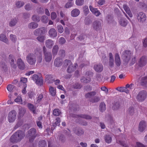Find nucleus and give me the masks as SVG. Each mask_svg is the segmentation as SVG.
<instances>
[{"label":"nucleus","mask_w":147,"mask_h":147,"mask_svg":"<svg viewBox=\"0 0 147 147\" xmlns=\"http://www.w3.org/2000/svg\"><path fill=\"white\" fill-rule=\"evenodd\" d=\"M25 136L24 131L20 130L18 131L11 136L10 141L13 143H17L20 142Z\"/></svg>","instance_id":"nucleus-1"},{"label":"nucleus","mask_w":147,"mask_h":147,"mask_svg":"<svg viewBox=\"0 0 147 147\" xmlns=\"http://www.w3.org/2000/svg\"><path fill=\"white\" fill-rule=\"evenodd\" d=\"M65 66H68L67 71L68 73H71L72 71L75 70L76 68V64H75L74 66L72 65L71 61L69 60H65L64 62Z\"/></svg>","instance_id":"nucleus-2"},{"label":"nucleus","mask_w":147,"mask_h":147,"mask_svg":"<svg viewBox=\"0 0 147 147\" xmlns=\"http://www.w3.org/2000/svg\"><path fill=\"white\" fill-rule=\"evenodd\" d=\"M32 80L35 82V83L38 86H41L43 83V80L41 77H38L36 74L33 75L32 77Z\"/></svg>","instance_id":"nucleus-3"},{"label":"nucleus","mask_w":147,"mask_h":147,"mask_svg":"<svg viewBox=\"0 0 147 147\" xmlns=\"http://www.w3.org/2000/svg\"><path fill=\"white\" fill-rule=\"evenodd\" d=\"M16 112L14 110L10 112L8 116L7 119L8 121L10 123L14 122L16 119Z\"/></svg>","instance_id":"nucleus-4"},{"label":"nucleus","mask_w":147,"mask_h":147,"mask_svg":"<svg viewBox=\"0 0 147 147\" xmlns=\"http://www.w3.org/2000/svg\"><path fill=\"white\" fill-rule=\"evenodd\" d=\"M36 130L34 128L31 129L28 131V134L26 135V137L29 140V141L31 142L36 137L35 135Z\"/></svg>","instance_id":"nucleus-5"},{"label":"nucleus","mask_w":147,"mask_h":147,"mask_svg":"<svg viewBox=\"0 0 147 147\" xmlns=\"http://www.w3.org/2000/svg\"><path fill=\"white\" fill-rule=\"evenodd\" d=\"M46 49L44 47L43 48V50L44 53L45 59V61L49 62L51 61L52 59V55L51 53L49 52L46 51Z\"/></svg>","instance_id":"nucleus-6"},{"label":"nucleus","mask_w":147,"mask_h":147,"mask_svg":"<svg viewBox=\"0 0 147 147\" xmlns=\"http://www.w3.org/2000/svg\"><path fill=\"white\" fill-rule=\"evenodd\" d=\"M28 62L31 65L34 64L36 62L35 57L33 54H29L27 57Z\"/></svg>","instance_id":"nucleus-7"},{"label":"nucleus","mask_w":147,"mask_h":147,"mask_svg":"<svg viewBox=\"0 0 147 147\" xmlns=\"http://www.w3.org/2000/svg\"><path fill=\"white\" fill-rule=\"evenodd\" d=\"M146 95V93L145 91H142L138 94L137 98L139 101H142L145 100Z\"/></svg>","instance_id":"nucleus-8"},{"label":"nucleus","mask_w":147,"mask_h":147,"mask_svg":"<svg viewBox=\"0 0 147 147\" xmlns=\"http://www.w3.org/2000/svg\"><path fill=\"white\" fill-rule=\"evenodd\" d=\"M102 21L100 20H97L94 22L92 24V27L97 30L100 28L101 27Z\"/></svg>","instance_id":"nucleus-9"},{"label":"nucleus","mask_w":147,"mask_h":147,"mask_svg":"<svg viewBox=\"0 0 147 147\" xmlns=\"http://www.w3.org/2000/svg\"><path fill=\"white\" fill-rule=\"evenodd\" d=\"M137 18L139 21L142 22L146 20V16L145 14L142 12H140L138 14Z\"/></svg>","instance_id":"nucleus-10"},{"label":"nucleus","mask_w":147,"mask_h":147,"mask_svg":"<svg viewBox=\"0 0 147 147\" xmlns=\"http://www.w3.org/2000/svg\"><path fill=\"white\" fill-rule=\"evenodd\" d=\"M146 126V122L143 120L141 121L139 125V130L140 132H142L145 130Z\"/></svg>","instance_id":"nucleus-11"},{"label":"nucleus","mask_w":147,"mask_h":147,"mask_svg":"<svg viewBox=\"0 0 147 147\" xmlns=\"http://www.w3.org/2000/svg\"><path fill=\"white\" fill-rule=\"evenodd\" d=\"M17 63L18 67L20 69H23L24 68V63L21 59L19 58L17 59Z\"/></svg>","instance_id":"nucleus-12"},{"label":"nucleus","mask_w":147,"mask_h":147,"mask_svg":"<svg viewBox=\"0 0 147 147\" xmlns=\"http://www.w3.org/2000/svg\"><path fill=\"white\" fill-rule=\"evenodd\" d=\"M147 63V58L143 56L142 57L139 61V65L140 67L145 65Z\"/></svg>","instance_id":"nucleus-13"},{"label":"nucleus","mask_w":147,"mask_h":147,"mask_svg":"<svg viewBox=\"0 0 147 147\" xmlns=\"http://www.w3.org/2000/svg\"><path fill=\"white\" fill-rule=\"evenodd\" d=\"M89 8L90 11L96 16H98L101 13L97 9L94 8L91 6H89Z\"/></svg>","instance_id":"nucleus-14"},{"label":"nucleus","mask_w":147,"mask_h":147,"mask_svg":"<svg viewBox=\"0 0 147 147\" xmlns=\"http://www.w3.org/2000/svg\"><path fill=\"white\" fill-rule=\"evenodd\" d=\"M9 58L10 59V63L11 67L13 68L16 67V65L14 61V58L12 55H9Z\"/></svg>","instance_id":"nucleus-15"},{"label":"nucleus","mask_w":147,"mask_h":147,"mask_svg":"<svg viewBox=\"0 0 147 147\" xmlns=\"http://www.w3.org/2000/svg\"><path fill=\"white\" fill-rule=\"evenodd\" d=\"M94 69L97 72H100L103 70V66L101 64H96L94 66Z\"/></svg>","instance_id":"nucleus-16"},{"label":"nucleus","mask_w":147,"mask_h":147,"mask_svg":"<svg viewBox=\"0 0 147 147\" xmlns=\"http://www.w3.org/2000/svg\"><path fill=\"white\" fill-rule=\"evenodd\" d=\"M80 10L77 9H73L71 12V16L73 17H76L78 16L80 13Z\"/></svg>","instance_id":"nucleus-17"},{"label":"nucleus","mask_w":147,"mask_h":147,"mask_svg":"<svg viewBox=\"0 0 147 147\" xmlns=\"http://www.w3.org/2000/svg\"><path fill=\"white\" fill-rule=\"evenodd\" d=\"M123 7L125 11L129 16L130 17H132L133 16L132 14L128 7L125 5H123Z\"/></svg>","instance_id":"nucleus-18"},{"label":"nucleus","mask_w":147,"mask_h":147,"mask_svg":"<svg viewBox=\"0 0 147 147\" xmlns=\"http://www.w3.org/2000/svg\"><path fill=\"white\" fill-rule=\"evenodd\" d=\"M115 61L116 65L119 66L121 63L119 55L118 53H116L115 56Z\"/></svg>","instance_id":"nucleus-19"},{"label":"nucleus","mask_w":147,"mask_h":147,"mask_svg":"<svg viewBox=\"0 0 147 147\" xmlns=\"http://www.w3.org/2000/svg\"><path fill=\"white\" fill-rule=\"evenodd\" d=\"M49 34L51 37H55L57 36V32L54 28H51L49 31Z\"/></svg>","instance_id":"nucleus-20"},{"label":"nucleus","mask_w":147,"mask_h":147,"mask_svg":"<svg viewBox=\"0 0 147 147\" xmlns=\"http://www.w3.org/2000/svg\"><path fill=\"white\" fill-rule=\"evenodd\" d=\"M63 60L61 59L57 58L56 59L55 61L54 64L55 66L57 67H59L61 65Z\"/></svg>","instance_id":"nucleus-21"},{"label":"nucleus","mask_w":147,"mask_h":147,"mask_svg":"<svg viewBox=\"0 0 147 147\" xmlns=\"http://www.w3.org/2000/svg\"><path fill=\"white\" fill-rule=\"evenodd\" d=\"M44 30V28H43L37 29L35 30L34 32V34L36 35H38L39 34H42L45 31Z\"/></svg>","instance_id":"nucleus-22"},{"label":"nucleus","mask_w":147,"mask_h":147,"mask_svg":"<svg viewBox=\"0 0 147 147\" xmlns=\"http://www.w3.org/2000/svg\"><path fill=\"white\" fill-rule=\"evenodd\" d=\"M119 23L121 26H125L127 24V21L124 18H121L119 20Z\"/></svg>","instance_id":"nucleus-23"},{"label":"nucleus","mask_w":147,"mask_h":147,"mask_svg":"<svg viewBox=\"0 0 147 147\" xmlns=\"http://www.w3.org/2000/svg\"><path fill=\"white\" fill-rule=\"evenodd\" d=\"M49 91L50 94L52 96H55L56 94V88L50 86L49 88Z\"/></svg>","instance_id":"nucleus-24"},{"label":"nucleus","mask_w":147,"mask_h":147,"mask_svg":"<svg viewBox=\"0 0 147 147\" xmlns=\"http://www.w3.org/2000/svg\"><path fill=\"white\" fill-rule=\"evenodd\" d=\"M54 43L52 40H48L46 41L45 45L48 48H51Z\"/></svg>","instance_id":"nucleus-25"},{"label":"nucleus","mask_w":147,"mask_h":147,"mask_svg":"<svg viewBox=\"0 0 147 147\" xmlns=\"http://www.w3.org/2000/svg\"><path fill=\"white\" fill-rule=\"evenodd\" d=\"M126 88L128 91V93L131 92L132 91V89L134 88V85L133 84H131L130 85L127 84L126 86Z\"/></svg>","instance_id":"nucleus-26"},{"label":"nucleus","mask_w":147,"mask_h":147,"mask_svg":"<svg viewBox=\"0 0 147 147\" xmlns=\"http://www.w3.org/2000/svg\"><path fill=\"white\" fill-rule=\"evenodd\" d=\"M90 76L86 78V77H82L81 79V81L82 82L84 83H87L90 82V81L91 79L90 78Z\"/></svg>","instance_id":"nucleus-27"},{"label":"nucleus","mask_w":147,"mask_h":147,"mask_svg":"<svg viewBox=\"0 0 147 147\" xmlns=\"http://www.w3.org/2000/svg\"><path fill=\"white\" fill-rule=\"evenodd\" d=\"M0 40L7 43L8 42L7 39L4 34H1L0 35Z\"/></svg>","instance_id":"nucleus-28"},{"label":"nucleus","mask_w":147,"mask_h":147,"mask_svg":"<svg viewBox=\"0 0 147 147\" xmlns=\"http://www.w3.org/2000/svg\"><path fill=\"white\" fill-rule=\"evenodd\" d=\"M38 26L37 23L32 22L30 23L28 25V27L31 29H34L36 28Z\"/></svg>","instance_id":"nucleus-29"},{"label":"nucleus","mask_w":147,"mask_h":147,"mask_svg":"<svg viewBox=\"0 0 147 147\" xmlns=\"http://www.w3.org/2000/svg\"><path fill=\"white\" fill-rule=\"evenodd\" d=\"M17 21L16 18H13L9 22V25L11 26H14L17 22Z\"/></svg>","instance_id":"nucleus-30"},{"label":"nucleus","mask_w":147,"mask_h":147,"mask_svg":"<svg viewBox=\"0 0 147 147\" xmlns=\"http://www.w3.org/2000/svg\"><path fill=\"white\" fill-rule=\"evenodd\" d=\"M74 131L76 134L78 136L81 135L84 133L83 130L81 129H76L74 130Z\"/></svg>","instance_id":"nucleus-31"},{"label":"nucleus","mask_w":147,"mask_h":147,"mask_svg":"<svg viewBox=\"0 0 147 147\" xmlns=\"http://www.w3.org/2000/svg\"><path fill=\"white\" fill-rule=\"evenodd\" d=\"M96 94V92H92L86 94L85 95V97L87 98H90L95 95Z\"/></svg>","instance_id":"nucleus-32"},{"label":"nucleus","mask_w":147,"mask_h":147,"mask_svg":"<svg viewBox=\"0 0 147 147\" xmlns=\"http://www.w3.org/2000/svg\"><path fill=\"white\" fill-rule=\"evenodd\" d=\"M28 108L32 111L34 113H36L35 108L33 106V105L31 104H28Z\"/></svg>","instance_id":"nucleus-33"},{"label":"nucleus","mask_w":147,"mask_h":147,"mask_svg":"<svg viewBox=\"0 0 147 147\" xmlns=\"http://www.w3.org/2000/svg\"><path fill=\"white\" fill-rule=\"evenodd\" d=\"M100 110L101 112H103L105 110V105L103 102L100 103Z\"/></svg>","instance_id":"nucleus-34"},{"label":"nucleus","mask_w":147,"mask_h":147,"mask_svg":"<svg viewBox=\"0 0 147 147\" xmlns=\"http://www.w3.org/2000/svg\"><path fill=\"white\" fill-rule=\"evenodd\" d=\"M17 103H19L22 104H25L24 103H23L22 102V99L21 96H19L14 100Z\"/></svg>","instance_id":"nucleus-35"},{"label":"nucleus","mask_w":147,"mask_h":147,"mask_svg":"<svg viewBox=\"0 0 147 147\" xmlns=\"http://www.w3.org/2000/svg\"><path fill=\"white\" fill-rule=\"evenodd\" d=\"M7 88L8 90L10 92L13 91L14 89V86L11 84L8 85L7 86Z\"/></svg>","instance_id":"nucleus-36"},{"label":"nucleus","mask_w":147,"mask_h":147,"mask_svg":"<svg viewBox=\"0 0 147 147\" xmlns=\"http://www.w3.org/2000/svg\"><path fill=\"white\" fill-rule=\"evenodd\" d=\"M24 4V3L21 1H18L16 3V6L18 8H20L22 7Z\"/></svg>","instance_id":"nucleus-37"},{"label":"nucleus","mask_w":147,"mask_h":147,"mask_svg":"<svg viewBox=\"0 0 147 147\" xmlns=\"http://www.w3.org/2000/svg\"><path fill=\"white\" fill-rule=\"evenodd\" d=\"M39 145V147H46L47 146L46 142L45 140L40 141Z\"/></svg>","instance_id":"nucleus-38"},{"label":"nucleus","mask_w":147,"mask_h":147,"mask_svg":"<svg viewBox=\"0 0 147 147\" xmlns=\"http://www.w3.org/2000/svg\"><path fill=\"white\" fill-rule=\"evenodd\" d=\"M58 47L57 45H55L54 46L53 49V54L54 55H56L58 51Z\"/></svg>","instance_id":"nucleus-39"},{"label":"nucleus","mask_w":147,"mask_h":147,"mask_svg":"<svg viewBox=\"0 0 147 147\" xmlns=\"http://www.w3.org/2000/svg\"><path fill=\"white\" fill-rule=\"evenodd\" d=\"M120 92H125L127 93H128V91L127 90V88L125 87H121L117 89Z\"/></svg>","instance_id":"nucleus-40"},{"label":"nucleus","mask_w":147,"mask_h":147,"mask_svg":"<svg viewBox=\"0 0 147 147\" xmlns=\"http://www.w3.org/2000/svg\"><path fill=\"white\" fill-rule=\"evenodd\" d=\"M84 2V0H76V4L77 5L80 6L83 5Z\"/></svg>","instance_id":"nucleus-41"},{"label":"nucleus","mask_w":147,"mask_h":147,"mask_svg":"<svg viewBox=\"0 0 147 147\" xmlns=\"http://www.w3.org/2000/svg\"><path fill=\"white\" fill-rule=\"evenodd\" d=\"M61 112L58 109H56L54 110L53 112V114L54 115L58 116L60 113Z\"/></svg>","instance_id":"nucleus-42"},{"label":"nucleus","mask_w":147,"mask_h":147,"mask_svg":"<svg viewBox=\"0 0 147 147\" xmlns=\"http://www.w3.org/2000/svg\"><path fill=\"white\" fill-rule=\"evenodd\" d=\"M105 142L108 143H111V138L109 136H106L105 138Z\"/></svg>","instance_id":"nucleus-43"},{"label":"nucleus","mask_w":147,"mask_h":147,"mask_svg":"<svg viewBox=\"0 0 147 147\" xmlns=\"http://www.w3.org/2000/svg\"><path fill=\"white\" fill-rule=\"evenodd\" d=\"M83 11L85 14H88L89 12V10L87 6H85L83 8Z\"/></svg>","instance_id":"nucleus-44"},{"label":"nucleus","mask_w":147,"mask_h":147,"mask_svg":"<svg viewBox=\"0 0 147 147\" xmlns=\"http://www.w3.org/2000/svg\"><path fill=\"white\" fill-rule=\"evenodd\" d=\"M57 29L59 32L62 33L63 31V28L61 25H58L57 26Z\"/></svg>","instance_id":"nucleus-45"},{"label":"nucleus","mask_w":147,"mask_h":147,"mask_svg":"<svg viewBox=\"0 0 147 147\" xmlns=\"http://www.w3.org/2000/svg\"><path fill=\"white\" fill-rule=\"evenodd\" d=\"M10 38L11 40L13 42H15L17 40V38L16 36L13 34L10 35Z\"/></svg>","instance_id":"nucleus-46"},{"label":"nucleus","mask_w":147,"mask_h":147,"mask_svg":"<svg viewBox=\"0 0 147 147\" xmlns=\"http://www.w3.org/2000/svg\"><path fill=\"white\" fill-rule=\"evenodd\" d=\"M37 96H38L37 98L36 102L38 103L41 100L43 97V95L42 94H40Z\"/></svg>","instance_id":"nucleus-47"},{"label":"nucleus","mask_w":147,"mask_h":147,"mask_svg":"<svg viewBox=\"0 0 147 147\" xmlns=\"http://www.w3.org/2000/svg\"><path fill=\"white\" fill-rule=\"evenodd\" d=\"M41 20L43 22L46 23L48 21V17L46 16H43Z\"/></svg>","instance_id":"nucleus-48"},{"label":"nucleus","mask_w":147,"mask_h":147,"mask_svg":"<svg viewBox=\"0 0 147 147\" xmlns=\"http://www.w3.org/2000/svg\"><path fill=\"white\" fill-rule=\"evenodd\" d=\"M65 42V40L63 37H61L59 39V44L63 45L64 44Z\"/></svg>","instance_id":"nucleus-49"},{"label":"nucleus","mask_w":147,"mask_h":147,"mask_svg":"<svg viewBox=\"0 0 147 147\" xmlns=\"http://www.w3.org/2000/svg\"><path fill=\"white\" fill-rule=\"evenodd\" d=\"M37 38L39 41L42 42L45 40V37L44 36H42L38 37Z\"/></svg>","instance_id":"nucleus-50"},{"label":"nucleus","mask_w":147,"mask_h":147,"mask_svg":"<svg viewBox=\"0 0 147 147\" xmlns=\"http://www.w3.org/2000/svg\"><path fill=\"white\" fill-rule=\"evenodd\" d=\"M73 4L74 3L72 2H69L65 4V7L66 8H69L72 6Z\"/></svg>","instance_id":"nucleus-51"},{"label":"nucleus","mask_w":147,"mask_h":147,"mask_svg":"<svg viewBox=\"0 0 147 147\" xmlns=\"http://www.w3.org/2000/svg\"><path fill=\"white\" fill-rule=\"evenodd\" d=\"M32 19L33 21L38 22L40 20V18L36 16H33L32 17Z\"/></svg>","instance_id":"nucleus-52"},{"label":"nucleus","mask_w":147,"mask_h":147,"mask_svg":"<svg viewBox=\"0 0 147 147\" xmlns=\"http://www.w3.org/2000/svg\"><path fill=\"white\" fill-rule=\"evenodd\" d=\"M134 109L132 107L129 108L127 110L128 113L131 114H133L134 112Z\"/></svg>","instance_id":"nucleus-53"},{"label":"nucleus","mask_w":147,"mask_h":147,"mask_svg":"<svg viewBox=\"0 0 147 147\" xmlns=\"http://www.w3.org/2000/svg\"><path fill=\"white\" fill-rule=\"evenodd\" d=\"M51 18L52 20H54L57 17V15L55 13L52 12L51 14Z\"/></svg>","instance_id":"nucleus-54"},{"label":"nucleus","mask_w":147,"mask_h":147,"mask_svg":"<svg viewBox=\"0 0 147 147\" xmlns=\"http://www.w3.org/2000/svg\"><path fill=\"white\" fill-rule=\"evenodd\" d=\"M100 100V98L98 96H95L92 99L91 101L92 102H96Z\"/></svg>","instance_id":"nucleus-55"},{"label":"nucleus","mask_w":147,"mask_h":147,"mask_svg":"<svg viewBox=\"0 0 147 147\" xmlns=\"http://www.w3.org/2000/svg\"><path fill=\"white\" fill-rule=\"evenodd\" d=\"M117 142L118 143L120 144L123 146H124L125 147H127L125 142L121 141H118V140L117 141Z\"/></svg>","instance_id":"nucleus-56"},{"label":"nucleus","mask_w":147,"mask_h":147,"mask_svg":"<svg viewBox=\"0 0 147 147\" xmlns=\"http://www.w3.org/2000/svg\"><path fill=\"white\" fill-rule=\"evenodd\" d=\"M55 120L56 121L55 123V125L57 126H59L60 125V118H56Z\"/></svg>","instance_id":"nucleus-57"},{"label":"nucleus","mask_w":147,"mask_h":147,"mask_svg":"<svg viewBox=\"0 0 147 147\" xmlns=\"http://www.w3.org/2000/svg\"><path fill=\"white\" fill-rule=\"evenodd\" d=\"M101 90L104 91L106 94H107L108 92V90L105 87H102L101 88Z\"/></svg>","instance_id":"nucleus-58"},{"label":"nucleus","mask_w":147,"mask_h":147,"mask_svg":"<svg viewBox=\"0 0 147 147\" xmlns=\"http://www.w3.org/2000/svg\"><path fill=\"white\" fill-rule=\"evenodd\" d=\"M81 117L82 118H85L87 119H90L91 118V117L90 116L85 115H82L81 116Z\"/></svg>","instance_id":"nucleus-59"},{"label":"nucleus","mask_w":147,"mask_h":147,"mask_svg":"<svg viewBox=\"0 0 147 147\" xmlns=\"http://www.w3.org/2000/svg\"><path fill=\"white\" fill-rule=\"evenodd\" d=\"M109 61H113L114 59L113 55L111 53H109Z\"/></svg>","instance_id":"nucleus-60"},{"label":"nucleus","mask_w":147,"mask_h":147,"mask_svg":"<svg viewBox=\"0 0 147 147\" xmlns=\"http://www.w3.org/2000/svg\"><path fill=\"white\" fill-rule=\"evenodd\" d=\"M22 122L21 121H18L16 126L15 127V129H17V128H18L19 127H20L22 124Z\"/></svg>","instance_id":"nucleus-61"},{"label":"nucleus","mask_w":147,"mask_h":147,"mask_svg":"<svg viewBox=\"0 0 147 147\" xmlns=\"http://www.w3.org/2000/svg\"><path fill=\"white\" fill-rule=\"evenodd\" d=\"M21 81L24 83H26L27 82V79L25 78H22Z\"/></svg>","instance_id":"nucleus-62"},{"label":"nucleus","mask_w":147,"mask_h":147,"mask_svg":"<svg viewBox=\"0 0 147 147\" xmlns=\"http://www.w3.org/2000/svg\"><path fill=\"white\" fill-rule=\"evenodd\" d=\"M136 147H145L142 144L140 143L137 142L136 143Z\"/></svg>","instance_id":"nucleus-63"},{"label":"nucleus","mask_w":147,"mask_h":147,"mask_svg":"<svg viewBox=\"0 0 147 147\" xmlns=\"http://www.w3.org/2000/svg\"><path fill=\"white\" fill-rule=\"evenodd\" d=\"M105 3V0H99V1L98 2V4L100 5H102Z\"/></svg>","instance_id":"nucleus-64"}]
</instances>
